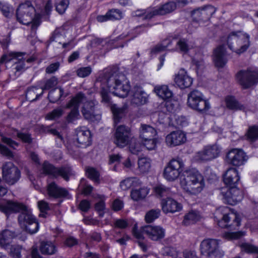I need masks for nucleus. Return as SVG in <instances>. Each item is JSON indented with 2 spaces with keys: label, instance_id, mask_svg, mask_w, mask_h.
I'll list each match as a JSON object with an SVG mask.
<instances>
[{
  "label": "nucleus",
  "instance_id": "1",
  "mask_svg": "<svg viewBox=\"0 0 258 258\" xmlns=\"http://www.w3.org/2000/svg\"><path fill=\"white\" fill-rule=\"evenodd\" d=\"M180 185L185 192L196 195L203 190L205 183L203 176L199 171L188 170L183 172Z\"/></svg>",
  "mask_w": 258,
  "mask_h": 258
},
{
  "label": "nucleus",
  "instance_id": "2",
  "mask_svg": "<svg viewBox=\"0 0 258 258\" xmlns=\"http://www.w3.org/2000/svg\"><path fill=\"white\" fill-rule=\"evenodd\" d=\"M17 21L23 25L31 24V29L35 31L40 25V18L35 15V9L30 2L19 5L16 12Z\"/></svg>",
  "mask_w": 258,
  "mask_h": 258
},
{
  "label": "nucleus",
  "instance_id": "3",
  "mask_svg": "<svg viewBox=\"0 0 258 258\" xmlns=\"http://www.w3.org/2000/svg\"><path fill=\"white\" fill-rule=\"evenodd\" d=\"M25 54L24 52L10 51L3 54L0 59L1 63H6L12 61L14 62L10 74V77H13V79L19 76L25 69L24 59Z\"/></svg>",
  "mask_w": 258,
  "mask_h": 258
},
{
  "label": "nucleus",
  "instance_id": "4",
  "mask_svg": "<svg viewBox=\"0 0 258 258\" xmlns=\"http://www.w3.org/2000/svg\"><path fill=\"white\" fill-rule=\"evenodd\" d=\"M227 45L232 51L238 54H240L249 47V36L240 31L233 32L228 37Z\"/></svg>",
  "mask_w": 258,
  "mask_h": 258
},
{
  "label": "nucleus",
  "instance_id": "5",
  "mask_svg": "<svg viewBox=\"0 0 258 258\" xmlns=\"http://www.w3.org/2000/svg\"><path fill=\"white\" fill-rule=\"evenodd\" d=\"M187 103L190 108L202 113L206 112L211 108L209 101L205 98L201 92L196 90L188 94Z\"/></svg>",
  "mask_w": 258,
  "mask_h": 258
},
{
  "label": "nucleus",
  "instance_id": "6",
  "mask_svg": "<svg viewBox=\"0 0 258 258\" xmlns=\"http://www.w3.org/2000/svg\"><path fill=\"white\" fill-rule=\"evenodd\" d=\"M133 234L138 239L144 238L143 235L146 234L151 240L158 241L163 239L165 236V229L160 226L147 225L137 230L134 228Z\"/></svg>",
  "mask_w": 258,
  "mask_h": 258
},
{
  "label": "nucleus",
  "instance_id": "7",
  "mask_svg": "<svg viewBox=\"0 0 258 258\" xmlns=\"http://www.w3.org/2000/svg\"><path fill=\"white\" fill-rule=\"evenodd\" d=\"M220 212H224L222 220L218 221V224L222 228H232L235 229V227L240 225V219L238 214L227 207H221L216 210V214L218 215Z\"/></svg>",
  "mask_w": 258,
  "mask_h": 258
},
{
  "label": "nucleus",
  "instance_id": "8",
  "mask_svg": "<svg viewBox=\"0 0 258 258\" xmlns=\"http://www.w3.org/2000/svg\"><path fill=\"white\" fill-rule=\"evenodd\" d=\"M18 222L23 229L31 234L35 233L38 230L39 224L26 206L25 210L21 211Z\"/></svg>",
  "mask_w": 258,
  "mask_h": 258
},
{
  "label": "nucleus",
  "instance_id": "9",
  "mask_svg": "<svg viewBox=\"0 0 258 258\" xmlns=\"http://www.w3.org/2000/svg\"><path fill=\"white\" fill-rule=\"evenodd\" d=\"M220 149L216 145H209L204 146L197 152L193 157L194 161L204 163L213 160L219 156Z\"/></svg>",
  "mask_w": 258,
  "mask_h": 258
},
{
  "label": "nucleus",
  "instance_id": "10",
  "mask_svg": "<svg viewBox=\"0 0 258 258\" xmlns=\"http://www.w3.org/2000/svg\"><path fill=\"white\" fill-rule=\"evenodd\" d=\"M176 9V4L173 1H169L160 6L158 8L149 9L147 10H143V13H139L136 15L142 16L144 20H149L153 17L157 15H164L174 11Z\"/></svg>",
  "mask_w": 258,
  "mask_h": 258
},
{
  "label": "nucleus",
  "instance_id": "11",
  "mask_svg": "<svg viewBox=\"0 0 258 258\" xmlns=\"http://www.w3.org/2000/svg\"><path fill=\"white\" fill-rule=\"evenodd\" d=\"M184 168V164L182 160L172 159L165 167L163 176L168 181H174L183 172Z\"/></svg>",
  "mask_w": 258,
  "mask_h": 258
},
{
  "label": "nucleus",
  "instance_id": "12",
  "mask_svg": "<svg viewBox=\"0 0 258 258\" xmlns=\"http://www.w3.org/2000/svg\"><path fill=\"white\" fill-rule=\"evenodd\" d=\"M219 241L216 239L204 240L201 243L202 254L209 258H222L223 253L219 249Z\"/></svg>",
  "mask_w": 258,
  "mask_h": 258
},
{
  "label": "nucleus",
  "instance_id": "13",
  "mask_svg": "<svg viewBox=\"0 0 258 258\" xmlns=\"http://www.w3.org/2000/svg\"><path fill=\"white\" fill-rule=\"evenodd\" d=\"M43 170L45 173L54 177L60 176L66 181H68L70 177L74 175V172L70 167L63 166L56 168L46 161L43 164Z\"/></svg>",
  "mask_w": 258,
  "mask_h": 258
},
{
  "label": "nucleus",
  "instance_id": "14",
  "mask_svg": "<svg viewBox=\"0 0 258 258\" xmlns=\"http://www.w3.org/2000/svg\"><path fill=\"white\" fill-rule=\"evenodd\" d=\"M133 139L131 128L125 125L118 126L114 134V144L119 148L127 146Z\"/></svg>",
  "mask_w": 258,
  "mask_h": 258
},
{
  "label": "nucleus",
  "instance_id": "15",
  "mask_svg": "<svg viewBox=\"0 0 258 258\" xmlns=\"http://www.w3.org/2000/svg\"><path fill=\"white\" fill-rule=\"evenodd\" d=\"M221 195L224 202L234 205L240 202L243 198L242 191L236 187H224L221 189Z\"/></svg>",
  "mask_w": 258,
  "mask_h": 258
},
{
  "label": "nucleus",
  "instance_id": "16",
  "mask_svg": "<svg viewBox=\"0 0 258 258\" xmlns=\"http://www.w3.org/2000/svg\"><path fill=\"white\" fill-rule=\"evenodd\" d=\"M85 100L84 95L82 93H78L67 104L66 108H72L71 112L67 117V120L68 122H73L79 119L80 116L78 111L79 106L80 104Z\"/></svg>",
  "mask_w": 258,
  "mask_h": 258
},
{
  "label": "nucleus",
  "instance_id": "17",
  "mask_svg": "<svg viewBox=\"0 0 258 258\" xmlns=\"http://www.w3.org/2000/svg\"><path fill=\"white\" fill-rule=\"evenodd\" d=\"M3 179L9 184H14L20 177V172L13 163H6L3 167Z\"/></svg>",
  "mask_w": 258,
  "mask_h": 258
},
{
  "label": "nucleus",
  "instance_id": "18",
  "mask_svg": "<svg viewBox=\"0 0 258 258\" xmlns=\"http://www.w3.org/2000/svg\"><path fill=\"white\" fill-rule=\"evenodd\" d=\"M246 154L241 149H233L227 154V162L233 166H240L243 165L247 161Z\"/></svg>",
  "mask_w": 258,
  "mask_h": 258
},
{
  "label": "nucleus",
  "instance_id": "19",
  "mask_svg": "<svg viewBox=\"0 0 258 258\" xmlns=\"http://www.w3.org/2000/svg\"><path fill=\"white\" fill-rule=\"evenodd\" d=\"M100 78L105 81H124L127 79L125 75L120 72L117 67H108L100 74Z\"/></svg>",
  "mask_w": 258,
  "mask_h": 258
},
{
  "label": "nucleus",
  "instance_id": "20",
  "mask_svg": "<svg viewBox=\"0 0 258 258\" xmlns=\"http://www.w3.org/2000/svg\"><path fill=\"white\" fill-rule=\"evenodd\" d=\"M112 86H108V90L115 95L121 98L127 96L131 86L128 82H110Z\"/></svg>",
  "mask_w": 258,
  "mask_h": 258
},
{
  "label": "nucleus",
  "instance_id": "21",
  "mask_svg": "<svg viewBox=\"0 0 258 258\" xmlns=\"http://www.w3.org/2000/svg\"><path fill=\"white\" fill-rule=\"evenodd\" d=\"M186 141L185 134L181 131L171 132L165 138L166 145L170 147L180 145Z\"/></svg>",
  "mask_w": 258,
  "mask_h": 258
},
{
  "label": "nucleus",
  "instance_id": "22",
  "mask_svg": "<svg viewBox=\"0 0 258 258\" xmlns=\"http://www.w3.org/2000/svg\"><path fill=\"white\" fill-rule=\"evenodd\" d=\"M26 206L22 203L14 202L11 200L7 201L5 203H0V211L9 215L12 213L21 212L25 210Z\"/></svg>",
  "mask_w": 258,
  "mask_h": 258
},
{
  "label": "nucleus",
  "instance_id": "23",
  "mask_svg": "<svg viewBox=\"0 0 258 258\" xmlns=\"http://www.w3.org/2000/svg\"><path fill=\"white\" fill-rule=\"evenodd\" d=\"M162 210L165 213H174L179 212L182 208V205L174 199L168 198L163 199L161 203Z\"/></svg>",
  "mask_w": 258,
  "mask_h": 258
},
{
  "label": "nucleus",
  "instance_id": "24",
  "mask_svg": "<svg viewBox=\"0 0 258 258\" xmlns=\"http://www.w3.org/2000/svg\"><path fill=\"white\" fill-rule=\"evenodd\" d=\"M77 141L80 146L86 147L91 144L90 132L85 127H80L76 129Z\"/></svg>",
  "mask_w": 258,
  "mask_h": 258
},
{
  "label": "nucleus",
  "instance_id": "25",
  "mask_svg": "<svg viewBox=\"0 0 258 258\" xmlns=\"http://www.w3.org/2000/svg\"><path fill=\"white\" fill-rule=\"evenodd\" d=\"M131 103L137 106L145 104L148 101V95L142 89L138 86L135 87L132 90Z\"/></svg>",
  "mask_w": 258,
  "mask_h": 258
},
{
  "label": "nucleus",
  "instance_id": "26",
  "mask_svg": "<svg viewBox=\"0 0 258 258\" xmlns=\"http://www.w3.org/2000/svg\"><path fill=\"white\" fill-rule=\"evenodd\" d=\"M240 180L238 170L234 168H229L223 175V181L225 184L230 187H235Z\"/></svg>",
  "mask_w": 258,
  "mask_h": 258
},
{
  "label": "nucleus",
  "instance_id": "27",
  "mask_svg": "<svg viewBox=\"0 0 258 258\" xmlns=\"http://www.w3.org/2000/svg\"><path fill=\"white\" fill-rule=\"evenodd\" d=\"M225 55L226 49L224 45H220L214 50L213 60L217 67L223 68L227 63Z\"/></svg>",
  "mask_w": 258,
  "mask_h": 258
},
{
  "label": "nucleus",
  "instance_id": "28",
  "mask_svg": "<svg viewBox=\"0 0 258 258\" xmlns=\"http://www.w3.org/2000/svg\"><path fill=\"white\" fill-rule=\"evenodd\" d=\"M47 192L49 197L54 198L66 197L68 195V191L66 189L58 186L54 182L47 185Z\"/></svg>",
  "mask_w": 258,
  "mask_h": 258
},
{
  "label": "nucleus",
  "instance_id": "29",
  "mask_svg": "<svg viewBox=\"0 0 258 258\" xmlns=\"http://www.w3.org/2000/svg\"><path fill=\"white\" fill-rule=\"evenodd\" d=\"M236 78L237 81H257L258 71L252 69L239 71L236 75Z\"/></svg>",
  "mask_w": 258,
  "mask_h": 258
},
{
  "label": "nucleus",
  "instance_id": "30",
  "mask_svg": "<svg viewBox=\"0 0 258 258\" xmlns=\"http://www.w3.org/2000/svg\"><path fill=\"white\" fill-rule=\"evenodd\" d=\"M157 131L152 126L142 124L140 128V137L142 139H148L156 137Z\"/></svg>",
  "mask_w": 258,
  "mask_h": 258
},
{
  "label": "nucleus",
  "instance_id": "31",
  "mask_svg": "<svg viewBox=\"0 0 258 258\" xmlns=\"http://www.w3.org/2000/svg\"><path fill=\"white\" fill-rule=\"evenodd\" d=\"M95 103L93 101L85 102L84 104L82 112L87 119H92L94 117Z\"/></svg>",
  "mask_w": 258,
  "mask_h": 258
},
{
  "label": "nucleus",
  "instance_id": "32",
  "mask_svg": "<svg viewBox=\"0 0 258 258\" xmlns=\"http://www.w3.org/2000/svg\"><path fill=\"white\" fill-rule=\"evenodd\" d=\"M154 92L160 98L168 100L172 97L173 94L166 85H158L155 87Z\"/></svg>",
  "mask_w": 258,
  "mask_h": 258
},
{
  "label": "nucleus",
  "instance_id": "33",
  "mask_svg": "<svg viewBox=\"0 0 258 258\" xmlns=\"http://www.w3.org/2000/svg\"><path fill=\"white\" fill-rule=\"evenodd\" d=\"M40 250L43 254L52 255L57 251V248L51 241H42L40 244Z\"/></svg>",
  "mask_w": 258,
  "mask_h": 258
},
{
  "label": "nucleus",
  "instance_id": "34",
  "mask_svg": "<svg viewBox=\"0 0 258 258\" xmlns=\"http://www.w3.org/2000/svg\"><path fill=\"white\" fill-rule=\"evenodd\" d=\"M141 184V182L136 177H128L121 181L120 186L123 190H127L132 187H138Z\"/></svg>",
  "mask_w": 258,
  "mask_h": 258
},
{
  "label": "nucleus",
  "instance_id": "35",
  "mask_svg": "<svg viewBox=\"0 0 258 258\" xmlns=\"http://www.w3.org/2000/svg\"><path fill=\"white\" fill-rule=\"evenodd\" d=\"M149 192L147 187H142L139 189H133L131 193L132 199L136 201L144 199Z\"/></svg>",
  "mask_w": 258,
  "mask_h": 258
},
{
  "label": "nucleus",
  "instance_id": "36",
  "mask_svg": "<svg viewBox=\"0 0 258 258\" xmlns=\"http://www.w3.org/2000/svg\"><path fill=\"white\" fill-rule=\"evenodd\" d=\"M200 217L199 212L195 211H190L184 216L182 223L185 226L194 224L200 220Z\"/></svg>",
  "mask_w": 258,
  "mask_h": 258
},
{
  "label": "nucleus",
  "instance_id": "37",
  "mask_svg": "<svg viewBox=\"0 0 258 258\" xmlns=\"http://www.w3.org/2000/svg\"><path fill=\"white\" fill-rule=\"evenodd\" d=\"M192 48H194V45L190 44L187 40L181 38L177 42L176 48L173 50H179L182 53H186Z\"/></svg>",
  "mask_w": 258,
  "mask_h": 258
},
{
  "label": "nucleus",
  "instance_id": "38",
  "mask_svg": "<svg viewBox=\"0 0 258 258\" xmlns=\"http://www.w3.org/2000/svg\"><path fill=\"white\" fill-rule=\"evenodd\" d=\"M225 102L226 107L229 109L237 110L242 108V106L239 104L233 96L228 95L226 96L225 98Z\"/></svg>",
  "mask_w": 258,
  "mask_h": 258
},
{
  "label": "nucleus",
  "instance_id": "39",
  "mask_svg": "<svg viewBox=\"0 0 258 258\" xmlns=\"http://www.w3.org/2000/svg\"><path fill=\"white\" fill-rule=\"evenodd\" d=\"M215 8L212 6H208L201 9L197 10L195 13L200 14L202 20H208L215 13Z\"/></svg>",
  "mask_w": 258,
  "mask_h": 258
},
{
  "label": "nucleus",
  "instance_id": "40",
  "mask_svg": "<svg viewBox=\"0 0 258 258\" xmlns=\"http://www.w3.org/2000/svg\"><path fill=\"white\" fill-rule=\"evenodd\" d=\"M14 237V234L12 231L9 230H4L0 235V245L6 248Z\"/></svg>",
  "mask_w": 258,
  "mask_h": 258
},
{
  "label": "nucleus",
  "instance_id": "41",
  "mask_svg": "<svg viewBox=\"0 0 258 258\" xmlns=\"http://www.w3.org/2000/svg\"><path fill=\"white\" fill-rule=\"evenodd\" d=\"M151 168V160L147 158L144 157L139 159L138 169L142 173L148 172Z\"/></svg>",
  "mask_w": 258,
  "mask_h": 258
},
{
  "label": "nucleus",
  "instance_id": "42",
  "mask_svg": "<svg viewBox=\"0 0 258 258\" xmlns=\"http://www.w3.org/2000/svg\"><path fill=\"white\" fill-rule=\"evenodd\" d=\"M161 214L159 209H151L148 211L145 216V220L147 223H151L158 218Z\"/></svg>",
  "mask_w": 258,
  "mask_h": 258
},
{
  "label": "nucleus",
  "instance_id": "43",
  "mask_svg": "<svg viewBox=\"0 0 258 258\" xmlns=\"http://www.w3.org/2000/svg\"><path fill=\"white\" fill-rule=\"evenodd\" d=\"M114 118V123H117L123 115L125 107H118L116 105H112L111 107Z\"/></svg>",
  "mask_w": 258,
  "mask_h": 258
},
{
  "label": "nucleus",
  "instance_id": "44",
  "mask_svg": "<svg viewBox=\"0 0 258 258\" xmlns=\"http://www.w3.org/2000/svg\"><path fill=\"white\" fill-rule=\"evenodd\" d=\"M63 91L61 88L52 89L49 93L48 97L50 102L55 103L58 101L62 95Z\"/></svg>",
  "mask_w": 258,
  "mask_h": 258
},
{
  "label": "nucleus",
  "instance_id": "45",
  "mask_svg": "<svg viewBox=\"0 0 258 258\" xmlns=\"http://www.w3.org/2000/svg\"><path fill=\"white\" fill-rule=\"evenodd\" d=\"M156 195L160 197L167 196L170 194V188L162 184H159L154 187Z\"/></svg>",
  "mask_w": 258,
  "mask_h": 258
},
{
  "label": "nucleus",
  "instance_id": "46",
  "mask_svg": "<svg viewBox=\"0 0 258 258\" xmlns=\"http://www.w3.org/2000/svg\"><path fill=\"white\" fill-rule=\"evenodd\" d=\"M64 110L61 107H58L48 113L45 118L47 120H54L60 117L63 114Z\"/></svg>",
  "mask_w": 258,
  "mask_h": 258
},
{
  "label": "nucleus",
  "instance_id": "47",
  "mask_svg": "<svg viewBox=\"0 0 258 258\" xmlns=\"http://www.w3.org/2000/svg\"><path fill=\"white\" fill-rule=\"evenodd\" d=\"M128 144L129 150L132 154H138L142 151V146L136 139L133 138Z\"/></svg>",
  "mask_w": 258,
  "mask_h": 258
},
{
  "label": "nucleus",
  "instance_id": "48",
  "mask_svg": "<svg viewBox=\"0 0 258 258\" xmlns=\"http://www.w3.org/2000/svg\"><path fill=\"white\" fill-rule=\"evenodd\" d=\"M85 171L88 178L95 182H98L99 173L95 168L92 167H87Z\"/></svg>",
  "mask_w": 258,
  "mask_h": 258
},
{
  "label": "nucleus",
  "instance_id": "49",
  "mask_svg": "<svg viewBox=\"0 0 258 258\" xmlns=\"http://www.w3.org/2000/svg\"><path fill=\"white\" fill-rule=\"evenodd\" d=\"M22 249V246L20 245H12L10 247L9 254L13 258H20Z\"/></svg>",
  "mask_w": 258,
  "mask_h": 258
},
{
  "label": "nucleus",
  "instance_id": "50",
  "mask_svg": "<svg viewBox=\"0 0 258 258\" xmlns=\"http://www.w3.org/2000/svg\"><path fill=\"white\" fill-rule=\"evenodd\" d=\"M172 40L170 38L164 40L162 43L158 45L153 48L152 51L154 52H158L164 50L166 48L171 45Z\"/></svg>",
  "mask_w": 258,
  "mask_h": 258
},
{
  "label": "nucleus",
  "instance_id": "51",
  "mask_svg": "<svg viewBox=\"0 0 258 258\" xmlns=\"http://www.w3.org/2000/svg\"><path fill=\"white\" fill-rule=\"evenodd\" d=\"M69 4V0H59L55 5L56 11L59 14H62L67 10Z\"/></svg>",
  "mask_w": 258,
  "mask_h": 258
},
{
  "label": "nucleus",
  "instance_id": "52",
  "mask_svg": "<svg viewBox=\"0 0 258 258\" xmlns=\"http://www.w3.org/2000/svg\"><path fill=\"white\" fill-rule=\"evenodd\" d=\"M241 250L247 253H258V247L248 243H242L240 244Z\"/></svg>",
  "mask_w": 258,
  "mask_h": 258
},
{
  "label": "nucleus",
  "instance_id": "53",
  "mask_svg": "<svg viewBox=\"0 0 258 258\" xmlns=\"http://www.w3.org/2000/svg\"><path fill=\"white\" fill-rule=\"evenodd\" d=\"M144 146L148 150H152L156 148L157 139L156 137L148 139H142Z\"/></svg>",
  "mask_w": 258,
  "mask_h": 258
},
{
  "label": "nucleus",
  "instance_id": "54",
  "mask_svg": "<svg viewBox=\"0 0 258 258\" xmlns=\"http://www.w3.org/2000/svg\"><path fill=\"white\" fill-rule=\"evenodd\" d=\"M175 81H186L191 79V78L183 69H181L178 73L175 75Z\"/></svg>",
  "mask_w": 258,
  "mask_h": 258
},
{
  "label": "nucleus",
  "instance_id": "55",
  "mask_svg": "<svg viewBox=\"0 0 258 258\" xmlns=\"http://www.w3.org/2000/svg\"><path fill=\"white\" fill-rule=\"evenodd\" d=\"M247 138L250 141L258 139V126H253L249 127L247 133Z\"/></svg>",
  "mask_w": 258,
  "mask_h": 258
},
{
  "label": "nucleus",
  "instance_id": "56",
  "mask_svg": "<svg viewBox=\"0 0 258 258\" xmlns=\"http://www.w3.org/2000/svg\"><path fill=\"white\" fill-rule=\"evenodd\" d=\"M245 234L244 232L238 231L235 232H226L224 234L223 237L228 240H233L239 238Z\"/></svg>",
  "mask_w": 258,
  "mask_h": 258
},
{
  "label": "nucleus",
  "instance_id": "57",
  "mask_svg": "<svg viewBox=\"0 0 258 258\" xmlns=\"http://www.w3.org/2000/svg\"><path fill=\"white\" fill-rule=\"evenodd\" d=\"M109 82H103V83L101 84L102 90L101 91V95L102 98V101L105 103H109L110 102V97L108 95V92H110L108 90V87L107 89H104V87L107 86L108 83Z\"/></svg>",
  "mask_w": 258,
  "mask_h": 258
},
{
  "label": "nucleus",
  "instance_id": "58",
  "mask_svg": "<svg viewBox=\"0 0 258 258\" xmlns=\"http://www.w3.org/2000/svg\"><path fill=\"white\" fill-rule=\"evenodd\" d=\"M109 20H119L122 18L121 12L117 9H112L107 12Z\"/></svg>",
  "mask_w": 258,
  "mask_h": 258
},
{
  "label": "nucleus",
  "instance_id": "59",
  "mask_svg": "<svg viewBox=\"0 0 258 258\" xmlns=\"http://www.w3.org/2000/svg\"><path fill=\"white\" fill-rule=\"evenodd\" d=\"M92 72V68L90 67H82L77 71V75L81 78L88 76Z\"/></svg>",
  "mask_w": 258,
  "mask_h": 258
},
{
  "label": "nucleus",
  "instance_id": "60",
  "mask_svg": "<svg viewBox=\"0 0 258 258\" xmlns=\"http://www.w3.org/2000/svg\"><path fill=\"white\" fill-rule=\"evenodd\" d=\"M95 210L98 212L99 216L102 217L104 214V210L105 209V205L104 202L101 200L99 202L95 204Z\"/></svg>",
  "mask_w": 258,
  "mask_h": 258
},
{
  "label": "nucleus",
  "instance_id": "61",
  "mask_svg": "<svg viewBox=\"0 0 258 258\" xmlns=\"http://www.w3.org/2000/svg\"><path fill=\"white\" fill-rule=\"evenodd\" d=\"M59 67L60 63L58 61L51 63L46 68L45 72L47 74H52L57 71Z\"/></svg>",
  "mask_w": 258,
  "mask_h": 258
},
{
  "label": "nucleus",
  "instance_id": "62",
  "mask_svg": "<svg viewBox=\"0 0 258 258\" xmlns=\"http://www.w3.org/2000/svg\"><path fill=\"white\" fill-rule=\"evenodd\" d=\"M128 224L127 221L122 219H116L114 223V227L120 229L126 228Z\"/></svg>",
  "mask_w": 258,
  "mask_h": 258
},
{
  "label": "nucleus",
  "instance_id": "63",
  "mask_svg": "<svg viewBox=\"0 0 258 258\" xmlns=\"http://www.w3.org/2000/svg\"><path fill=\"white\" fill-rule=\"evenodd\" d=\"M10 9L7 4L0 2V10L5 17H9L10 16Z\"/></svg>",
  "mask_w": 258,
  "mask_h": 258
},
{
  "label": "nucleus",
  "instance_id": "64",
  "mask_svg": "<svg viewBox=\"0 0 258 258\" xmlns=\"http://www.w3.org/2000/svg\"><path fill=\"white\" fill-rule=\"evenodd\" d=\"M123 169L126 171L132 170L135 166L134 162L132 161L130 158H127L123 162Z\"/></svg>",
  "mask_w": 258,
  "mask_h": 258
}]
</instances>
